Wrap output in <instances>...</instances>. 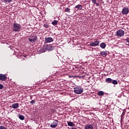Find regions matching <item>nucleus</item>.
<instances>
[{"label": "nucleus", "mask_w": 129, "mask_h": 129, "mask_svg": "<svg viewBox=\"0 0 129 129\" xmlns=\"http://www.w3.org/2000/svg\"><path fill=\"white\" fill-rule=\"evenodd\" d=\"M72 129H77V128H76L75 127H72Z\"/></svg>", "instance_id": "32"}, {"label": "nucleus", "mask_w": 129, "mask_h": 129, "mask_svg": "<svg viewBox=\"0 0 129 129\" xmlns=\"http://www.w3.org/2000/svg\"><path fill=\"white\" fill-rule=\"evenodd\" d=\"M85 129H93V125L91 124L86 125Z\"/></svg>", "instance_id": "12"}, {"label": "nucleus", "mask_w": 129, "mask_h": 129, "mask_svg": "<svg viewBox=\"0 0 129 129\" xmlns=\"http://www.w3.org/2000/svg\"><path fill=\"white\" fill-rule=\"evenodd\" d=\"M12 108H14L16 109V108H18L19 107V103H15L12 104Z\"/></svg>", "instance_id": "13"}, {"label": "nucleus", "mask_w": 129, "mask_h": 129, "mask_svg": "<svg viewBox=\"0 0 129 129\" xmlns=\"http://www.w3.org/2000/svg\"><path fill=\"white\" fill-rule=\"evenodd\" d=\"M99 45V41L97 40H94L93 41L90 42L89 46L92 47H96Z\"/></svg>", "instance_id": "5"}, {"label": "nucleus", "mask_w": 129, "mask_h": 129, "mask_svg": "<svg viewBox=\"0 0 129 129\" xmlns=\"http://www.w3.org/2000/svg\"><path fill=\"white\" fill-rule=\"evenodd\" d=\"M84 89L82 87L79 86L76 88H74V92L76 94H81L83 92Z\"/></svg>", "instance_id": "2"}, {"label": "nucleus", "mask_w": 129, "mask_h": 129, "mask_svg": "<svg viewBox=\"0 0 129 129\" xmlns=\"http://www.w3.org/2000/svg\"><path fill=\"white\" fill-rule=\"evenodd\" d=\"M45 43H51V42H53L54 40L52 37H47L45 38Z\"/></svg>", "instance_id": "10"}, {"label": "nucleus", "mask_w": 129, "mask_h": 129, "mask_svg": "<svg viewBox=\"0 0 129 129\" xmlns=\"http://www.w3.org/2000/svg\"><path fill=\"white\" fill-rule=\"evenodd\" d=\"M75 8L78 10H82L83 6L81 5H78L75 6Z\"/></svg>", "instance_id": "17"}, {"label": "nucleus", "mask_w": 129, "mask_h": 129, "mask_svg": "<svg viewBox=\"0 0 129 129\" xmlns=\"http://www.w3.org/2000/svg\"><path fill=\"white\" fill-rule=\"evenodd\" d=\"M35 100H32L31 101H30V103L31 104H35Z\"/></svg>", "instance_id": "24"}, {"label": "nucleus", "mask_w": 129, "mask_h": 129, "mask_svg": "<svg viewBox=\"0 0 129 129\" xmlns=\"http://www.w3.org/2000/svg\"><path fill=\"white\" fill-rule=\"evenodd\" d=\"M52 25H53V26H56L57 25H58V21L57 20H54L53 22H52L51 23Z\"/></svg>", "instance_id": "18"}, {"label": "nucleus", "mask_w": 129, "mask_h": 129, "mask_svg": "<svg viewBox=\"0 0 129 129\" xmlns=\"http://www.w3.org/2000/svg\"><path fill=\"white\" fill-rule=\"evenodd\" d=\"M37 39L38 38L37 37V36L31 35L29 37L28 40L29 41V42H35L37 41Z\"/></svg>", "instance_id": "6"}, {"label": "nucleus", "mask_w": 129, "mask_h": 129, "mask_svg": "<svg viewBox=\"0 0 129 129\" xmlns=\"http://www.w3.org/2000/svg\"><path fill=\"white\" fill-rule=\"evenodd\" d=\"M19 118H20L21 119V120H24V119H25V116H24L23 115H20L19 116Z\"/></svg>", "instance_id": "20"}, {"label": "nucleus", "mask_w": 129, "mask_h": 129, "mask_svg": "<svg viewBox=\"0 0 129 129\" xmlns=\"http://www.w3.org/2000/svg\"><path fill=\"white\" fill-rule=\"evenodd\" d=\"M71 9L68 8H66L64 9V12H66V13H70Z\"/></svg>", "instance_id": "22"}, {"label": "nucleus", "mask_w": 129, "mask_h": 129, "mask_svg": "<svg viewBox=\"0 0 129 129\" xmlns=\"http://www.w3.org/2000/svg\"><path fill=\"white\" fill-rule=\"evenodd\" d=\"M100 47L102 48V49H105V47H106V44L104 43V42H102L100 44Z\"/></svg>", "instance_id": "14"}, {"label": "nucleus", "mask_w": 129, "mask_h": 129, "mask_svg": "<svg viewBox=\"0 0 129 129\" xmlns=\"http://www.w3.org/2000/svg\"><path fill=\"white\" fill-rule=\"evenodd\" d=\"M121 13L122 15H127L129 13V9L128 8L124 7L122 9Z\"/></svg>", "instance_id": "7"}, {"label": "nucleus", "mask_w": 129, "mask_h": 129, "mask_svg": "<svg viewBox=\"0 0 129 129\" xmlns=\"http://www.w3.org/2000/svg\"><path fill=\"white\" fill-rule=\"evenodd\" d=\"M80 78H84V76L80 77Z\"/></svg>", "instance_id": "31"}, {"label": "nucleus", "mask_w": 129, "mask_h": 129, "mask_svg": "<svg viewBox=\"0 0 129 129\" xmlns=\"http://www.w3.org/2000/svg\"><path fill=\"white\" fill-rule=\"evenodd\" d=\"M115 36H117V37H123L124 36V31L122 30V29L117 30Z\"/></svg>", "instance_id": "4"}, {"label": "nucleus", "mask_w": 129, "mask_h": 129, "mask_svg": "<svg viewBox=\"0 0 129 129\" xmlns=\"http://www.w3.org/2000/svg\"><path fill=\"white\" fill-rule=\"evenodd\" d=\"M21 25L18 23H14L13 27L14 32H19L21 30Z\"/></svg>", "instance_id": "3"}, {"label": "nucleus", "mask_w": 129, "mask_h": 129, "mask_svg": "<svg viewBox=\"0 0 129 129\" xmlns=\"http://www.w3.org/2000/svg\"><path fill=\"white\" fill-rule=\"evenodd\" d=\"M0 80L2 81H6L7 80V76H6V75L0 74Z\"/></svg>", "instance_id": "9"}, {"label": "nucleus", "mask_w": 129, "mask_h": 129, "mask_svg": "<svg viewBox=\"0 0 129 129\" xmlns=\"http://www.w3.org/2000/svg\"><path fill=\"white\" fill-rule=\"evenodd\" d=\"M105 82H106V83H111V82H112V79L110 78H108L105 80Z\"/></svg>", "instance_id": "16"}, {"label": "nucleus", "mask_w": 129, "mask_h": 129, "mask_svg": "<svg viewBox=\"0 0 129 129\" xmlns=\"http://www.w3.org/2000/svg\"><path fill=\"white\" fill-rule=\"evenodd\" d=\"M57 125H58V121L55 120L50 124V127L55 128V127H56Z\"/></svg>", "instance_id": "8"}, {"label": "nucleus", "mask_w": 129, "mask_h": 129, "mask_svg": "<svg viewBox=\"0 0 129 129\" xmlns=\"http://www.w3.org/2000/svg\"><path fill=\"white\" fill-rule=\"evenodd\" d=\"M112 84H114L115 85H116V84H117V81L115 80H112Z\"/></svg>", "instance_id": "21"}, {"label": "nucleus", "mask_w": 129, "mask_h": 129, "mask_svg": "<svg viewBox=\"0 0 129 129\" xmlns=\"http://www.w3.org/2000/svg\"><path fill=\"white\" fill-rule=\"evenodd\" d=\"M54 47L52 46L51 44L46 45L40 49L41 53H45L46 51H52V50H54Z\"/></svg>", "instance_id": "1"}, {"label": "nucleus", "mask_w": 129, "mask_h": 129, "mask_svg": "<svg viewBox=\"0 0 129 129\" xmlns=\"http://www.w3.org/2000/svg\"><path fill=\"white\" fill-rule=\"evenodd\" d=\"M92 4H96V0H92Z\"/></svg>", "instance_id": "28"}, {"label": "nucleus", "mask_w": 129, "mask_h": 129, "mask_svg": "<svg viewBox=\"0 0 129 129\" xmlns=\"http://www.w3.org/2000/svg\"><path fill=\"white\" fill-rule=\"evenodd\" d=\"M95 4L96 5V6L97 7H99V4L96 3V4Z\"/></svg>", "instance_id": "30"}, {"label": "nucleus", "mask_w": 129, "mask_h": 129, "mask_svg": "<svg viewBox=\"0 0 129 129\" xmlns=\"http://www.w3.org/2000/svg\"><path fill=\"white\" fill-rule=\"evenodd\" d=\"M0 129H7V128L3 125L0 126Z\"/></svg>", "instance_id": "25"}, {"label": "nucleus", "mask_w": 129, "mask_h": 129, "mask_svg": "<svg viewBox=\"0 0 129 129\" xmlns=\"http://www.w3.org/2000/svg\"><path fill=\"white\" fill-rule=\"evenodd\" d=\"M2 1H3V2H5L6 3H12L13 0H2Z\"/></svg>", "instance_id": "23"}, {"label": "nucleus", "mask_w": 129, "mask_h": 129, "mask_svg": "<svg viewBox=\"0 0 129 129\" xmlns=\"http://www.w3.org/2000/svg\"><path fill=\"white\" fill-rule=\"evenodd\" d=\"M43 26L44 28H49V25L47 24H44Z\"/></svg>", "instance_id": "26"}, {"label": "nucleus", "mask_w": 129, "mask_h": 129, "mask_svg": "<svg viewBox=\"0 0 129 129\" xmlns=\"http://www.w3.org/2000/svg\"><path fill=\"white\" fill-rule=\"evenodd\" d=\"M126 46H129V43L128 44H126Z\"/></svg>", "instance_id": "33"}, {"label": "nucleus", "mask_w": 129, "mask_h": 129, "mask_svg": "<svg viewBox=\"0 0 129 129\" xmlns=\"http://www.w3.org/2000/svg\"><path fill=\"white\" fill-rule=\"evenodd\" d=\"M100 54L102 57H106L107 56V51H103L100 53Z\"/></svg>", "instance_id": "11"}, {"label": "nucleus", "mask_w": 129, "mask_h": 129, "mask_svg": "<svg viewBox=\"0 0 129 129\" xmlns=\"http://www.w3.org/2000/svg\"><path fill=\"white\" fill-rule=\"evenodd\" d=\"M4 88V85L2 84H0V89H3Z\"/></svg>", "instance_id": "27"}, {"label": "nucleus", "mask_w": 129, "mask_h": 129, "mask_svg": "<svg viewBox=\"0 0 129 129\" xmlns=\"http://www.w3.org/2000/svg\"><path fill=\"white\" fill-rule=\"evenodd\" d=\"M99 96H103L104 95V92L102 91H100L97 93Z\"/></svg>", "instance_id": "15"}, {"label": "nucleus", "mask_w": 129, "mask_h": 129, "mask_svg": "<svg viewBox=\"0 0 129 129\" xmlns=\"http://www.w3.org/2000/svg\"><path fill=\"white\" fill-rule=\"evenodd\" d=\"M68 125L69 126H74L75 125V124L73 123V122L69 121L68 122Z\"/></svg>", "instance_id": "19"}, {"label": "nucleus", "mask_w": 129, "mask_h": 129, "mask_svg": "<svg viewBox=\"0 0 129 129\" xmlns=\"http://www.w3.org/2000/svg\"><path fill=\"white\" fill-rule=\"evenodd\" d=\"M125 41H126V42H127V43H129V38H127L125 39Z\"/></svg>", "instance_id": "29"}]
</instances>
